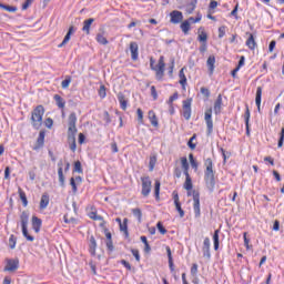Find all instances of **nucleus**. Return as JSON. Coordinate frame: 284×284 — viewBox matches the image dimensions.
<instances>
[{"mask_svg":"<svg viewBox=\"0 0 284 284\" xmlns=\"http://www.w3.org/2000/svg\"><path fill=\"white\" fill-rule=\"evenodd\" d=\"M179 78L180 84L184 88L185 84L187 83V78L185 77V67L180 70Z\"/></svg>","mask_w":284,"mask_h":284,"instance_id":"nucleus-26","label":"nucleus"},{"mask_svg":"<svg viewBox=\"0 0 284 284\" xmlns=\"http://www.w3.org/2000/svg\"><path fill=\"white\" fill-rule=\"evenodd\" d=\"M70 185L72 186V191L77 193V181L74 180V178L70 179Z\"/></svg>","mask_w":284,"mask_h":284,"instance_id":"nucleus-60","label":"nucleus"},{"mask_svg":"<svg viewBox=\"0 0 284 284\" xmlns=\"http://www.w3.org/2000/svg\"><path fill=\"white\" fill-rule=\"evenodd\" d=\"M213 243H214V250H219V230H216L213 234Z\"/></svg>","mask_w":284,"mask_h":284,"instance_id":"nucleus-43","label":"nucleus"},{"mask_svg":"<svg viewBox=\"0 0 284 284\" xmlns=\"http://www.w3.org/2000/svg\"><path fill=\"white\" fill-rule=\"evenodd\" d=\"M41 225H42L41 219L37 216H32V229L34 230L36 233L41 232Z\"/></svg>","mask_w":284,"mask_h":284,"instance_id":"nucleus-17","label":"nucleus"},{"mask_svg":"<svg viewBox=\"0 0 284 284\" xmlns=\"http://www.w3.org/2000/svg\"><path fill=\"white\" fill-rule=\"evenodd\" d=\"M9 247H10V250H14V247H17V236L10 235Z\"/></svg>","mask_w":284,"mask_h":284,"instance_id":"nucleus-41","label":"nucleus"},{"mask_svg":"<svg viewBox=\"0 0 284 284\" xmlns=\"http://www.w3.org/2000/svg\"><path fill=\"white\" fill-rule=\"evenodd\" d=\"M131 252H132L135 261H138V263H139V261H141V255L139 254V250L132 248Z\"/></svg>","mask_w":284,"mask_h":284,"instance_id":"nucleus-54","label":"nucleus"},{"mask_svg":"<svg viewBox=\"0 0 284 284\" xmlns=\"http://www.w3.org/2000/svg\"><path fill=\"white\" fill-rule=\"evenodd\" d=\"M176 99H179V93H174L173 95H171L168 101L169 105H172V103H174V101H176Z\"/></svg>","mask_w":284,"mask_h":284,"instance_id":"nucleus-57","label":"nucleus"},{"mask_svg":"<svg viewBox=\"0 0 284 284\" xmlns=\"http://www.w3.org/2000/svg\"><path fill=\"white\" fill-rule=\"evenodd\" d=\"M204 165L206 168L204 171L206 187L210 192H214V187H216V179L214 178V164L212 163V159H206Z\"/></svg>","mask_w":284,"mask_h":284,"instance_id":"nucleus-3","label":"nucleus"},{"mask_svg":"<svg viewBox=\"0 0 284 284\" xmlns=\"http://www.w3.org/2000/svg\"><path fill=\"white\" fill-rule=\"evenodd\" d=\"M97 41L98 43H101L102 45H108V39L102 36V33L97 34Z\"/></svg>","mask_w":284,"mask_h":284,"instance_id":"nucleus-40","label":"nucleus"},{"mask_svg":"<svg viewBox=\"0 0 284 284\" xmlns=\"http://www.w3.org/2000/svg\"><path fill=\"white\" fill-rule=\"evenodd\" d=\"M73 172H78V174H83V168L81 166V161H77L74 163Z\"/></svg>","mask_w":284,"mask_h":284,"instance_id":"nucleus-42","label":"nucleus"},{"mask_svg":"<svg viewBox=\"0 0 284 284\" xmlns=\"http://www.w3.org/2000/svg\"><path fill=\"white\" fill-rule=\"evenodd\" d=\"M156 227H158L160 234H168V230H165L162 222H158Z\"/></svg>","mask_w":284,"mask_h":284,"instance_id":"nucleus-46","label":"nucleus"},{"mask_svg":"<svg viewBox=\"0 0 284 284\" xmlns=\"http://www.w3.org/2000/svg\"><path fill=\"white\" fill-rule=\"evenodd\" d=\"M111 150L114 154H116V152H119V146L116 145V142L111 143Z\"/></svg>","mask_w":284,"mask_h":284,"instance_id":"nucleus-63","label":"nucleus"},{"mask_svg":"<svg viewBox=\"0 0 284 284\" xmlns=\"http://www.w3.org/2000/svg\"><path fill=\"white\" fill-rule=\"evenodd\" d=\"M118 101L120 103L121 110H128V99L123 93H118Z\"/></svg>","mask_w":284,"mask_h":284,"instance_id":"nucleus-19","label":"nucleus"},{"mask_svg":"<svg viewBox=\"0 0 284 284\" xmlns=\"http://www.w3.org/2000/svg\"><path fill=\"white\" fill-rule=\"evenodd\" d=\"M68 142L70 143V150L72 152H77V113L72 112L68 119Z\"/></svg>","mask_w":284,"mask_h":284,"instance_id":"nucleus-2","label":"nucleus"},{"mask_svg":"<svg viewBox=\"0 0 284 284\" xmlns=\"http://www.w3.org/2000/svg\"><path fill=\"white\" fill-rule=\"evenodd\" d=\"M106 250L108 252H114V244L112 243V240H106Z\"/></svg>","mask_w":284,"mask_h":284,"instance_id":"nucleus-49","label":"nucleus"},{"mask_svg":"<svg viewBox=\"0 0 284 284\" xmlns=\"http://www.w3.org/2000/svg\"><path fill=\"white\" fill-rule=\"evenodd\" d=\"M142 181V196H150V192H152V180H150V176L141 178Z\"/></svg>","mask_w":284,"mask_h":284,"instance_id":"nucleus-7","label":"nucleus"},{"mask_svg":"<svg viewBox=\"0 0 284 284\" xmlns=\"http://www.w3.org/2000/svg\"><path fill=\"white\" fill-rule=\"evenodd\" d=\"M149 121L153 128H159V120L156 119V113H154V111H149Z\"/></svg>","mask_w":284,"mask_h":284,"instance_id":"nucleus-23","label":"nucleus"},{"mask_svg":"<svg viewBox=\"0 0 284 284\" xmlns=\"http://www.w3.org/2000/svg\"><path fill=\"white\" fill-rule=\"evenodd\" d=\"M133 216L138 217L139 223H141V219L143 217V212L141 209H132Z\"/></svg>","mask_w":284,"mask_h":284,"instance_id":"nucleus-38","label":"nucleus"},{"mask_svg":"<svg viewBox=\"0 0 284 284\" xmlns=\"http://www.w3.org/2000/svg\"><path fill=\"white\" fill-rule=\"evenodd\" d=\"M283 143H284V126L282 128L281 133H280V140L277 143V148H283Z\"/></svg>","mask_w":284,"mask_h":284,"instance_id":"nucleus-45","label":"nucleus"},{"mask_svg":"<svg viewBox=\"0 0 284 284\" xmlns=\"http://www.w3.org/2000/svg\"><path fill=\"white\" fill-rule=\"evenodd\" d=\"M185 176V182H184V190H187V196H193V210L195 214V219H199L201 216V193L199 191L193 190L190 192L193 187L192 184V178H190V173Z\"/></svg>","mask_w":284,"mask_h":284,"instance_id":"nucleus-1","label":"nucleus"},{"mask_svg":"<svg viewBox=\"0 0 284 284\" xmlns=\"http://www.w3.org/2000/svg\"><path fill=\"white\" fill-rule=\"evenodd\" d=\"M138 121H140V123H143V110L138 109Z\"/></svg>","mask_w":284,"mask_h":284,"instance_id":"nucleus-61","label":"nucleus"},{"mask_svg":"<svg viewBox=\"0 0 284 284\" xmlns=\"http://www.w3.org/2000/svg\"><path fill=\"white\" fill-rule=\"evenodd\" d=\"M197 41L201 43H207V33L205 32V29L203 27H200L197 30Z\"/></svg>","mask_w":284,"mask_h":284,"instance_id":"nucleus-16","label":"nucleus"},{"mask_svg":"<svg viewBox=\"0 0 284 284\" xmlns=\"http://www.w3.org/2000/svg\"><path fill=\"white\" fill-rule=\"evenodd\" d=\"M263 95V88L257 87L256 95H255V103L257 105V112H261V97Z\"/></svg>","mask_w":284,"mask_h":284,"instance_id":"nucleus-18","label":"nucleus"},{"mask_svg":"<svg viewBox=\"0 0 284 284\" xmlns=\"http://www.w3.org/2000/svg\"><path fill=\"white\" fill-rule=\"evenodd\" d=\"M196 10V0H191L189 4H186L185 12L186 14H192Z\"/></svg>","mask_w":284,"mask_h":284,"instance_id":"nucleus-29","label":"nucleus"},{"mask_svg":"<svg viewBox=\"0 0 284 284\" xmlns=\"http://www.w3.org/2000/svg\"><path fill=\"white\" fill-rule=\"evenodd\" d=\"M99 97L101 99H105L106 97V93H105V85H101L100 89H99Z\"/></svg>","mask_w":284,"mask_h":284,"instance_id":"nucleus-52","label":"nucleus"},{"mask_svg":"<svg viewBox=\"0 0 284 284\" xmlns=\"http://www.w3.org/2000/svg\"><path fill=\"white\" fill-rule=\"evenodd\" d=\"M45 141V133L43 131H41L39 133L38 140H37V144L33 146V150H41V148L43 146V143Z\"/></svg>","mask_w":284,"mask_h":284,"instance_id":"nucleus-15","label":"nucleus"},{"mask_svg":"<svg viewBox=\"0 0 284 284\" xmlns=\"http://www.w3.org/2000/svg\"><path fill=\"white\" fill-rule=\"evenodd\" d=\"M225 37V26L219 28V39H223Z\"/></svg>","mask_w":284,"mask_h":284,"instance_id":"nucleus-56","label":"nucleus"},{"mask_svg":"<svg viewBox=\"0 0 284 284\" xmlns=\"http://www.w3.org/2000/svg\"><path fill=\"white\" fill-rule=\"evenodd\" d=\"M180 28L184 34H187L190 32V21L185 20L181 23Z\"/></svg>","mask_w":284,"mask_h":284,"instance_id":"nucleus-34","label":"nucleus"},{"mask_svg":"<svg viewBox=\"0 0 284 284\" xmlns=\"http://www.w3.org/2000/svg\"><path fill=\"white\" fill-rule=\"evenodd\" d=\"M151 95L153 97L154 101H156V99H159V94L156 93V87L155 85L151 87Z\"/></svg>","mask_w":284,"mask_h":284,"instance_id":"nucleus-55","label":"nucleus"},{"mask_svg":"<svg viewBox=\"0 0 284 284\" xmlns=\"http://www.w3.org/2000/svg\"><path fill=\"white\" fill-rule=\"evenodd\" d=\"M181 163H182V169H183V172H184V175H189L190 172V163L187 162V158H181Z\"/></svg>","mask_w":284,"mask_h":284,"instance_id":"nucleus-28","label":"nucleus"},{"mask_svg":"<svg viewBox=\"0 0 284 284\" xmlns=\"http://www.w3.org/2000/svg\"><path fill=\"white\" fill-rule=\"evenodd\" d=\"M183 116L186 121H190L192 118V99L183 101Z\"/></svg>","mask_w":284,"mask_h":284,"instance_id":"nucleus-8","label":"nucleus"},{"mask_svg":"<svg viewBox=\"0 0 284 284\" xmlns=\"http://www.w3.org/2000/svg\"><path fill=\"white\" fill-rule=\"evenodd\" d=\"M0 8L2 10H7V12H17V7H11V6H8V4H3L0 2Z\"/></svg>","mask_w":284,"mask_h":284,"instance_id":"nucleus-39","label":"nucleus"},{"mask_svg":"<svg viewBox=\"0 0 284 284\" xmlns=\"http://www.w3.org/2000/svg\"><path fill=\"white\" fill-rule=\"evenodd\" d=\"M19 196L22 201L23 207H28V197L26 196V192H23L21 189H19Z\"/></svg>","mask_w":284,"mask_h":284,"instance_id":"nucleus-36","label":"nucleus"},{"mask_svg":"<svg viewBox=\"0 0 284 284\" xmlns=\"http://www.w3.org/2000/svg\"><path fill=\"white\" fill-rule=\"evenodd\" d=\"M151 70L156 72L158 81H161L165 74V57L161 55L158 62V65H154V59L151 58L150 60Z\"/></svg>","mask_w":284,"mask_h":284,"instance_id":"nucleus-5","label":"nucleus"},{"mask_svg":"<svg viewBox=\"0 0 284 284\" xmlns=\"http://www.w3.org/2000/svg\"><path fill=\"white\" fill-rule=\"evenodd\" d=\"M248 34V38L246 40V45L250 48V50H254L256 48V40H254V36L252 33Z\"/></svg>","mask_w":284,"mask_h":284,"instance_id":"nucleus-22","label":"nucleus"},{"mask_svg":"<svg viewBox=\"0 0 284 284\" xmlns=\"http://www.w3.org/2000/svg\"><path fill=\"white\" fill-rule=\"evenodd\" d=\"M197 272H199V265L197 264H193L192 267H191V274L193 276H196Z\"/></svg>","mask_w":284,"mask_h":284,"instance_id":"nucleus-59","label":"nucleus"},{"mask_svg":"<svg viewBox=\"0 0 284 284\" xmlns=\"http://www.w3.org/2000/svg\"><path fill=\"white\" fill-rule=\"evenodd\" d=\"M89 216H90V219H92L93 221H103V216L98 215L97 212H91Z\"/></svg>","mask_w":284,"mask_h":284,"instance_id":"nucleus-47","label":"nucleus"},{"mask_svg":"<svg viewBox=\"0 0 284 284\" xmlns=\"http://www.w3.org/2000/svg\"><path fill=\"white\" fill-rule=\"evenodd\" d=\"M19 270V260H8L4 272H17Z\"/></svg>","mask_w":284,"mask_h":284,"instance_id":"nucleus-11","label":"nucleus"},{"mask_svg":"<svg viewBox=\"0 0 284 284\" xmlns=\"http://www.w3.org/2000/svg\"><path fill=\"white\" fill-rule=\"evenodd\" d=\"M70 83H72V78L70 75H67L61 83L62 89L68 90V88H70Z\"/></svg>","mask_w":284,"mask_h":284,"instance_id":"nucleus-35","label":"nucleus"},{"mask_svg":"<svg viewBox=\"0 0 284 284\" xmlns=\"http://www.w3.org/2000/svg\"><path fill=\"white\" fill-rule=\"evenodd\" d=\"M94 23V18L84 20L83 22V32H85L87 34H90V26H92Z\"/></svg>","mask_w":284,"mask_h":284,"instance_id":"nucleus-24","label":"nucleus"},{"mask_svg":"<svg viewBox=\"0 0 284 284\" xmlns=\"http://www.w3.org/2000/svg\"><path fill=\"white\" fill-rule=\"evenodd\" d=\"M204 120L207 128V134H211L214 130V122H212V109H207L204 113Z\"/></svg>","mask_w":284,"mask_h":284,"instance_id":"nucleus-9","label":"nucleus"},{"mask_svg":"<svg viewBox=\"0 0 284 284\" xmlns=\"http://www.w3.org/2000/svg\"><path fill=\"white\" fill-rule=\"evenodd\" d=\"M58 176H59V182L61 187H63V185H65V176L63 175V168H59L58 169Z\"/></svg>","mask_w":284,"mask_h":284,"instance_id":"nucleus-33","label":"nucleus"},{"mask_svg":"<svg viewBox=\"0 0 284 284\" xmlns=\"http://www.w3.org/2000/svg\"><path fill=\"white\" fill-rule=\"evenodd\" d=\"M53 99H54V101H55L58 108H60V109L65 108V101L63 100V98H61V95L55 94V95L53 97Z\"/></svg>","mask_w":284,"mask_h":284,"instance_id":"nucleus-31","label":"nucleus"},{"mask_svg":"<svg viewBox=\"0 0 284 284\" xmlns=\"http://www.w3.org/2000/svg\"><path fill=\"white\" fill-rule=\"evenodd\" d=\"M201 94H203L204 97H210V90L206 88H201Z\"/></svg>","mask_w":284,"mask_h":284,"instance_id":"nucleus-64","label":"nucleus"},{"mask_svg":"<svg viewBox=\"0 0 284 284\" xmlns=\"http://www.w3.org/2000/svg\"><path fill=\"white\" fill-rule=\"evenodd\" d=\"M130 52H131V59L133 61H136V59H139V44L136 42L130 43Z\"/></svg>","mask_w":284,"mask_h":284,"instance_id":"nucleus-14","label":"nucleus"},{"mask_svg":"<svg viewBox=\"0 0 284 284\" xmlns=\"http://www.w3.org/2000/svg\"><path fill=\"white\" fill-rule=\"evenodd\" d=\"M29 222H30V213H28V211H23L20 215L22 234H23L24 239H27V241H30L32 243V241H34V236L29 235V233H28V223Z\"/></svg>","mask_w":284,"mask_h":284,"instance_id":"nucleus-6","label":"nucleus"},{"mask_svg":"<svg viewBox=\"0 0 284 284\" xmlns=\"http://www.w3.org/2000/svg\"><path fill=\"white\" fill-rule=\"evenodd\" d=\"M174 205H175V210L180 214V217L183 219V216H185V211H183V209L181 207V202H178Z\"/></svg>","mask_w":284,"mask_h":284,"instance_id":"nucleus-44","label":"nucleus"},{"mask_svg":"<svg viewBox=\"0 0 284 284\" xmlns=\"http://www.w3.org/2000/svg\"><path fill=\"white\" fill-rule=\"evenodd\" d=\"M223 105V97L220 94L214 103L215 114H221V106Z\"/></svg>","mask_w":284,"mask_h":284,"instance_id":"nucleus-21","label":"nucleus"},{"mask_svg":"<svg viewBox=\"0 0 284 284\" xmlns=\"http://www.w3.org/2000/svg\"><path fill=\"white\" fill-rule=\"evenodd\" d=\"M43 114H45V109L43 105H38L31 113V123L34 130H39L43 125Z\"/></svg>","mask_w":284,"mask_h":284,"instance_id":"nucleus-4","label":"nucleus"},{"mask_svg":"<svg viewBox=\"0 0 284 284\" xmlns=\"http://www.w3.org/2000/svg\"><path fill=\"white\" fill-rule=\"evenodd\" d=\"M166 254L169 258V267L171 272H174V261L172 260V250L170 248V246H166Z\"/></svg>","mask_w":284,"mask_h":284,"instance_id":"nucleus-27","label":"nucleus"},{"mask_svg":"<svg viewBox=\"0 0 284 284\" xmlns=\"http://www.w3.org/2000/svg\"><path fill=\"white\" fill-rule=\"evenodd\" d=\"M171 17V23L179 24L181 21H183V12L179 10H174L170 13Z\"/></svg>","mask_w":284,"mask_h":284,"instance_id":"nucleus-12","label":"nucleus"},{"mask_svg":"<svg viewBox=\"0 0 284 284\" xmlns=\"http://www.w3.org/2000/svg\"><path fill=\"white\" fill-rule=\"evenodd\" d=\"M32 6V0H26V2L22 4V10H28Z\"/></svg>","mask_w":284,"mask_h":284,"instance_id":"nucleus-62","label":"nucleus"},{"mask_svg":"<svg viewBox=\"0 0 284 284\" xmlns=\"http://www.w3.org/2000/svg\"><path fill=\"white\" fill-rule=\"evenodd\" d=\"M77 31V29L74 28V26H71L62 41V43H60L58 45V48H63V45H67L70 42V39L72 37V34H74V32Z\"/></svg>","mask_w":284,"mask_h":284,"instance_id":"nucleus-13","label":"nucleus"},{"mask_svg":"<svg viewBox=\"0 0 284 284\" xmlns=\"http://www.w3.org/2000/svg\"><path fill=\"white\" fill-rule=\"evenodd\" d=\"M202 252H203L204 258H206L207 261L212 258V254L210 253V237L204 239Z\"/></svg>","mask_w":284,"mask_h":284,"instance_id":"nucleus-10","label":"nucleus"},{"mask_svg":"<svg viewBox=\"0 0 284 284\" xmlns=\"http://www.w3.org/2000/svg\"><path fill=\"white\" fill-rule=\"evenodd\" d=\"M214 63H216V58L214 55H210L206 61L210 74H214Z\"/></svg>","mask_w":284,"mask_h":284,"instance_id":"nucleus-20","label":"nucleus"},{"mask_svg":"<svg viewBox=\"0 0 284 284\" xmlns=\"http://www.w3.org/2000/svg\"><path fill=\"white\" fill-rule=\"evenodd\" d=\"M187 21H189V23H199V21H201V16L197 14L196 18L191 17V18H189Z\"/></svg>","mask_w":284,"mask_h":284,"instance_id":"nucleus-58","label":"nucleus"},{"mask_svg":"<svg viewBox=\"0 0 284 284\" xmlns=\"http://www.w3.org/2000/svg\"><path fill=\"white\" fill-rule=\"evenodd\" d=\"M49 203H50V196H48V194H43L40 201V210H45Z\"/></svg>","mask_w":284,"mask_h":284,"instance_id":"nucleus-25","label":"nucleus"},{"mask_svg":"<svg viewBox=\"0 0 284 284\" xmlns=\"http://www.w3.org/2000/svg\"><path fill=\"white\" fill-rule=\"evenodd\" d=\"M160 193H161V181L156 180L154 184V194H155L156 201H159L160 199Z\"/></svg>","mask_w":284,"mask_h":284,"instance_id":"nucleus-32","label":"nucleus"},{"mask_svg":"<svg viewBox=\"0 0 284 284\" xmlns=\"http://www.w3.org/2000/svg\"><path fill=\"white\" fill-rule=\"evenodd\" d=\"M243 237H244V245L246 250H251L252 246H250V239H247V232H244Z\"/></svg>","mask_w":284,"mask_h":284,"instance_id":"nucleus-50","label":"nucleus"},{"mask_svg":"<svg viewBox=\"0 0 284 284\" xmlns=\"http://www.w3.org/2000/svg\"><path fill=\"white\" fill-rule=\"evenodd\" d=\"M149 165H150V172H152L154 170V165H156V156L150 158Z\"/></svg>","mask_w":284,"mask_h":284,"instance_id":"nucleus-48","label":"nucleus"},{"mask_svg":"<svg viewBox=\"0 0 284 284\" xmlns=\"http://www.w3.org/2000/svg\"><path fill=\"white\" fill-rule=\"evenodd\" d=\"M90 254H92V256L97 254V240L94 239V236L90 237Z\"/></svg>","mask_w":284,"mask_h":284,"instance_id":"nucleus-30","label":"nucleus"},{"mask_svg":"<svg viewBox=\"0 0 284 284\" xmlns=\"http://www.w3.org/2000/svg\"><path fill=\"white\" fill-rule=\"evenodd\" d=\"M244 119H245V125L250 123V106L246 105V111L244 113Z\"/></svg>","mask_w":284,"mask_h":284,"instance_id":"nucleus-53","label":"nucleus"},{"mask_svg":"<svg viewBox=\"0 0 284 284\" xmlns=\"http://www.w3.org/2000/svg\"><path fill=\"white\" fill-rule=\"evenodd\" d=\"M194 139H196V135H193L187 142V145L191 150H196V144L193 143Z\"/></svg>","mask_w":284,"mask_h":284,"instance_id":"nucleus-51","label":"nucleus"},{"mask_svg":"<svg viewBox=\"0 0 284 284\" xmlns=\"http://www.w3.org/2000/svg\"><path fill=\"white\" fill-rule=\"evenodd\" d=\"M120 231L124 232L125 236H129V233H128V217H125L123 220V223L120 224Z\"/></svg>","mask_w":284,"mask_h":284,"instance_id":"nucleus-37","label":"nucleus"}]
</instances>
